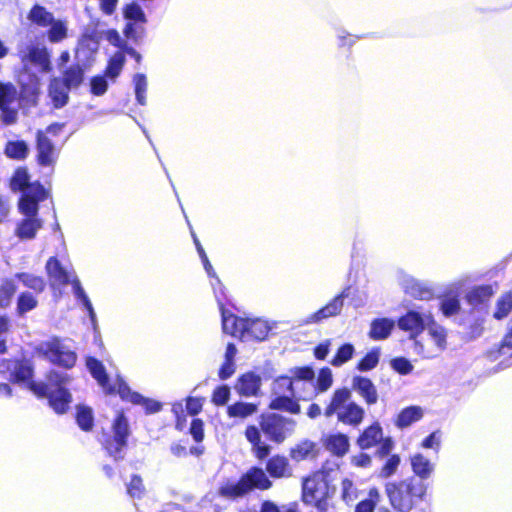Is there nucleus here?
Returning a JSON list of instances; mask_svg holds the SVG:
<instances>
[{
	"label": "nucleus",
	"instance_id": "nucleus-1",
	"mask_svg": "<svg viewBox=\"0 0 512 512\" xmlns=\"http://www.w3.org/2000/svg\"><path fill=\"white\" fill-rule=\"evenodd\" d=\"M18 55L23 65V72L19 75L21 86L20 95L28 102H34L40 89L38 76L31 72L34 68L39 73L51 71L50 54L43 45L32 40L23 41L17 47Z\"/></svg>",
	"mask_w": 512,
	"mask_h": 512
},
{
	"label": "nucleus",
	"instance_id": "nucleus-2",
	"mask_svg": "<svg viewBox=\"0 0 512 512\" xmlns=\"http://www.w3.org/2000/svg\"><path fill=\"white\" fill-rule=\"evenodd\" d=\"M69 383L67 373L52 370L47 375V383L30 381L29 388L36 396L47 398L55 413L64 414L72 401L70 392L65 388Z\"/></svg>",
	"mask_w": 512,
	"mask_h": 512
},
{
	"label": "nucleus",
	"instance_id": "nucleus-3",
	"mask_svg": "<svg viewBox=\"0 0 512 512\" xmlns=\"http://www.w3.org/2000/svg\"><path fill=\"white\" fill-rule=\"evenodd\" d=\"M351 391L348 388H340L334 391L330 403L324 410V415L329 418L337 415L339 422L357 427L365 415L364 409L355 402H349Z\"/></svg>",
	"mask_w": 512,
	"mask_h": 512
},
{
	"label": "nucleus",
	"instance_id": "nucleus-4",
	"mask_svg": "<svg viewBox=\"0 0 512 512\" xmlns=\"http://www.w3.org/2000/svg\"><path fill=\"white\" fill-rule=\"evenodd\" d=\"M391 505L400 512L412 510L418 500L425 493L423 484L413 479L404 480L398 484L388 483L386 485Z\"/></svg>",
	"mask_w": 512,
	"mask_h": 512
},
{
	"label": "nucleus",
	"instance_id": "nucleus-5",
	"mask_svg": "<svg viewBox=\"0 0 512 512\" xmlns=\"http://www.w3.org/2000/svg\"><path fill=\"white\" fill-rule=\"evenodd\" d=\"M296 387L295 378L292 377L290 372L289 375L277 377L272 382L269 408L299 414L300 405L295 400Z\"/></svg>",
	"mask_w": 512,
	"mask_h": 512
},
{
	"label": "nucleus",
	"instance_id": "nucleus-6",
	"mask_svg": "<svg viewBox=\"0 0 512 512\" xmlns=\"http://www.w3.org/2000/svg\"><path fill=\"white\" fill-rule=\"evenodd\" d=\"M70 342L66 339L53 337L41 342L37 350L51 363L69 369L75 365L77 360V354Z\"/></svg>",
	"mask_w": 512,
	"mask_h": 512
},
{
	"label": "nucleus",
	"instance_id": "nucleus-7",
	"mask_svg": "<svg viewBox=\"0 0 512 512\" xmlns=\"http://www.w3.org/2000/svg\"><path fill=\"white\" fill-rule=\"evenodd\" d=\"M112 431L113 436L107 437L103 441V446L114 460H122L125 456L127 438L130 434L129 423L123 413H119L113 421Z\"/></svg>",
	"mask_w": 512,
	"mask_h": 512
},
{
	"label": "nucleus",
	"instance_id": "nucleus-8",
	"mask_svg": "<svg viewBox=\"0 0 512 512\" xmlns=\"http://www.w3.org/2000/svg\"><path fill=\"white\" fill-rule=\"evenodd\" d=\"M296 422L279 414H269L260 422L261 431L272 442L282 443L295 430Z\"/></svg>",
	"mask_w": 512,
	"mask_h": 512
},
{
	"label": "nucleus",
	"instance_id": "nucleus-9",
	"mask_svg": "<svg viewBox=\"0 0 512 512\" xmlns=\"http://www.w3.org/2000/svg\"><path fill=\"white\" fill-rule=\"evenodd\" d=\"M302 499L306 504L314 505L318 510H325V499L328 496V484L323 474L317 473L304 480Z\"/></svg>",
	"mask_w": 512,
	"mask_h": 512
},
{
	"label": "nucleus",
	"instance_id": "nucleus-10",
	"mask_svg": "<svg viewBox=\"0 0 512 512\" xmlns=\"http://www.w3.org/2000/svg\"><path fill=\"white\" fill-rule=\"evenodd\" d=\"M292 377L295 378L296 394L295 400H310L317 395L315 388V373L310 367H294L289 370Z\"/></svg>",
	"mask_w": 512,
	"mask_h": 512
},
{
	"label": "nucleus",
	"instance_id": "nucleus-11",
	"mask_svg": "<svg viewBox=\"0 0 512 512\" xmlns=\"http://www.w3.org/2000/svg\"><path fill=\"white\" fill-rule=\"evenodd\" d=\"M18 92L11 83L0 82V110L6 125L14 124L18 117Z\"/></svg>",
	"mask_w": 512,
	"mask_h": 512
},
{
	"label": "nucleus",
	"instance_id": "nucleus-12",
	"mask_svg": "<svg viewBox=\"0 0 512 512\" xmlns=\"http://www.w3.org/2000/svg\"><path fill=\"white\" fill-rule=\"evenodd\" d=\"M117 393L123 400H127L133 404L142 405L147 413H156L161 409V404L159 402L145 398L141 394L131 391L128 384L120 377H117Z\"/></svg>",
	"mask_w": 512,
	"mask_h": 512
},
{
	"label": "nucleus",
	"instance_id": "nucleus-13",
	"mask_svg": "<svg viewBox=\"0 0 512 512\" xmlns=\"http://www.w3.org/2000/svg\"><path fill=\"white\" fill-rule=\"evenodd\" d=\"M431 322L430 313H419L417 311H408L404 316L400 317L397 324L398 327L406 332L410 333L412 338L420 334L426 325Z\"/></svg>",
	"mask_w": 512,
	"mask_h": 512
},
{
	"label": "nucleus",
	"instance_id": "nucleus-14",
	"mask_svg": "<svg viewBox=\"0 0 512 512\" xmlns=\"http://www.w3.org/2000/svg\"><path fill=\"white\" fill-rule=\"evenodd\" d=\"M37 160L41 166H52L58 158V151L48 136L38 131L36 136Z\"/></svg>",
	"mask_w": 512,
	"mask_h": 512
},
{
	"label": "nucleus",
	"instance_id": "nucleus-15",
	"mask_svg": "<svg viewBox=\"0 0 512 512\" xmlns=\"http://www.w3.org/2000/svg\"><path fill=\"white\" fill-rule=\"evenodd\" d=\"M243 322L245 325H243L242 332H240V339L242 341H262L270 331L268 323L262 319L243 318Z\"/></svg>",
	"mask_w": 512,
	"mask_h": 512
},
{
	"label": "nucleus",
	"instance_id": "nucleus-16",
	"mask_svg": "<svg viewBox=\"0 0 512 512\" xmlns=\"http://www.w3.org/2000/svg\"><path fill=\"white\" fill-rule=\"evenodd\" d=\"M347 297L346 291L334 297L326 306L318 311L310 314L306 320V324L319 323L327 318L337 316L343 308L344 298Z\"/></svg>",
	"mask_w": 512,
	"mask_h": 512
},
{
	"label": "nucleus",
	"instance_id": "nucleus-17",
	"mask_svg": "<svg viewBox=\"0 0 512 512\" xmlns=\"http://www.w3.org/2000/svg\"><path fill=\"white\" fill-rule=\"evenodd\" d=\"M51 285H67L71 282L72 274L56 257H50L45 266Z\"/></svg>",
	"mask_w": 512,
	"mask_h": 512
},
{
	"label": "nucleus",
	"instance_id": "nucleus-18",
	"mask_svg": "<svg viewBox=\"0 0 512 512\" xmlns=\"http://www.w3.org/2000/svg\"><path fill=\"white\" fill-rule=\"evenodd\" d=\"M86 366L93 376L99 383V385L107 392V393H115L117 392V380L114 385H110L108 376L105 371V367L103 364L94 357H88L86 359Z\"/></svg>",
	"mask_w": 512,
	"mask_h": 512
},
{
	"label": "nucleus",
	"instance_id": "nucleus-19",
	"mask_svg": "<svg viewBox=\"0 0 512 512\" xmlns=\"http://www.w3.org/2000/svg\"><path fill=\"white\" fill-rule=\"evenodd\" d=\"M399 283L404 292L414 298L424 300L429 299L432 296L431 290L425 287L412 276L406 274L401 275L399 278Z\"/></svg>",
	"mask_w": 512,
	"mask_h": 512
},
{
	"label": "nucleus",
	"instance_id": "nucleus-20",
	"mask_svg": "<svg viewBox=\"0 0 512 512\" xmlns=\"http://www.w3.org/2000/svg\"><path fill=\"white\" fill-rule=\"evenodd\" d=\"M352 387L368 405H373L378 401L376 387L370 379L356 376L352 380Z\"/></svg>",
	"mask_w": 512,
	"mask_h": 512
},
{
	"label": "nucleus",
	"instance_id": "nucleus-21",
	"mask_svg": "<svg viewBox=\"0 0 512 512\" xmlns=\"http://www.w3.org/2000/svg\"><path fill=\"white\" fill-rule=\"evenodd\" d=\"M324 447L336 456H344L349 450V439L345 434H328L323 438Z\"/></svg>",
	"mask_w": 512,
	"mask_h": 512
},
{
	"label": "nucleus",
	"instance_id": "nucleus-22",
	"mask_svg": "<svg viewBox=\"0 0 512 512\" xmlns=\"http://www.w3.org/2000/svg\"><path fill=\"white\" fill-rule=\"evenodd\" d=\"M395 326V322L389 318L374 319L370 324L369 337L373 340L388 338Z\"/></svg>",
	"mask_w": 512,
	"mask_h": 512
},
{
	"label": "nucleus",
	"instance_id": "nucleus-23",
	"mask_svg": "<svg viewBox=\"0 0 512 512\" xmlns=\"http://www.w3.org/2000/svg\"><path fill=\"white\" fill-rule=\"evenodd\" d=\"M261 387V377L250 372L241 376L237 385V390L244 396H255Z\"/></svg>",
	"mask_w": 512,
	"mask_h": 512
},
{
	"label": "nucleus",
	"instance_id": "nucleus-24",
	"mask_svg": "<svg viewBox=\"0 0 512 512\" xmlns=\"http://www.w3.org/2000/svg\"><path fill=\"white\" fill-rule=\"evenodd\" d=\"M266 470L274 478L289 477L292 471L288 459L284 456H274L266 464Z\"/></svg>",
	"mask_w": 512,
	"mask_h": 512
},
{
	"label": "nucleus",
	"instance_id": "nucleus-25",
	"mask_svg": "<svg viewBox=\"0 0 512 512\" xmlns=\"http://www.w3.org/2000/svg\"><path fill=\"white\" fill-rule=\"evenodd\" d=\"M242 478L243 483L249 486V491L253 488L268 489L271 486V481L261 468L250 469Z\"/></svg>",
	"mask_w": 512,
	"mask_h": 512
},
{
	"label": "nucleus",
	"instance_id": "nucleus-26",
	"mask_svg": "<svg viewBox=\"0 0 512 512\" xmlns=\"http://www.w3.org/2000/svg\"><path fill=\"white\" fill-rule=\"evenodd\" d=\"M69 90L70 89L65 83H63L62 79L54 78L51 80L49 85V96L56 108H61L67 103Z\"/></svg>",
	"mask_w": 512,
	"mask_h": 512
},
{
	"label": "nucleus",
	"instance_id": "nucleus-27",
	"mask_svg": "<svg viewBox=\"0 0 512 512\" xmlns=\"http://www.w3.org/2000/svg\"><path fill=\"white\" fill-rule=\"evenodd\" d=\"M382 437L381 426L378 423H374L363 431L357 440V444L361 449H369L378 444Z\"/></svg>",
	"mask_w": 512,
	"mask_h": 512
},
{
	"label": "nucleus",
	"instance_id": "nucleus-28",
	"mask_svg": "<svg viewBox=\"0 0 512 512\" xmlns=\"http://www.w3.org/2000/svg\"><path fill=\"white\" fill-rule=\"evenodd\" d=\"M221 314H222V328L224 333L230 334L234 337L240 339V332L243 329V318L237 317L233 314H228L227 311L223 308V305L220 304Z\"/></svg>",
	"mask_w": 512,
	"mask_h": 512
},
{
	"label": "nucleus",
	"instance_id": "nucleus-29",
	"mask_svg": "<svg viewBox=\"0 0 512 512\" xmlns=\"http://www.w3.org/2000/svg\"><path fill=\"white\" fill-rule=\"evenodd\" d=\"M70 283L72 285V290H73V294H74L75 298L83 304V306L85 307V309L88 312V315H89L92 325L95 327L96 326V313L94 311V308L92 306V303H91L89 297L87 296L86 292L84 291L83 287L81 286L79 279L76 276H74Z\"/></svg>",
	"mask_w": 512,
	"mask_h": 512
},
{
	"label": "nucleus",
	"instance_id": "nucleus-30",
	"mask_svg": "<svg viewBox=\"0 0 512 512\" xmlns=\"http://www.w3.org/2000/svg\"><path fill=\"white\" fill-rule=\"evenodd\" d=\"M27 18L33 24L43 28L49 27L54 20L53 14L39 4H36L31 8Z\"/></svg>",
	"mask_w": 512,
	"mask_h": 512
},
{
	"label": "nucleus",
	"instance_id": "nucleus-31",
	"mask_svg": "<svg viewBox=\"0 0 512 512\" xmlns=\"http://www.w3.org/2000/svg\"><path fill=\"white\" fill-rule=\"evenodd\" d=\"M41 227V220L28 217L18 225L16 234L21 239H33Z\"/></svg>",
	"mask_w": 512,
	"mask_h": 512
},
{
	"label": "nucleus",
	"instance_id": "nucleus-32",
	"mask_svg": "<svg viewBox=\"0 0 512 512\" xmlns=\"http://www.w3.org/2000/svg\"><path fill=\"white\" fill-rule=\"evenodd\" d=\"M423 416V411L418 406H410L403 409L396 420V425L399 428H406L412 423L420 420Z\"/></svg>",
	"mask_w": 512,
	"mask_h": 512
},
{
	"label": "nucleus",
	"instance_id": "nucleus-33",
	"mask_svg": "<svg viewBox=\"0 0 512 512\" xmlns=\"http://www.w3.org/2000/svg\"><path fill=\"white\" fill-rule=\"evenodd\" d=\"M17 278L21 283L28 289L33 290L35 293H42L45 290L46 282L41 276H37L31 273H16Z\"/></svg>",
	"mask_w": 512,
	"mask_h": 512
},
{
	"label": "nucleus",
	"instance_id": "nucleus-34",
	"mask_svg": "<svg viewBox=\"0 0 512 512\" xmlns=\"http://www.w3.org/2000/svg\"><path fill=\"white\" fill-rule=\"evenodd\" d=\"M258 410L256 404L246 403V402H236L227 408V414L231 418H241L245 419L253 414H255Z\"/></svg>",
	"mask_w": 512,
	"mask_h": 512
},
{
	"label": "nucleus",
	"instance_id": "nucleus-35",
	"mask_svg": "<svg viewBox=\"0 0 512 512\" xmlns=\"http://www.w3.org/2000/svg\"><path fill=\"white\" fill-rule=\"evenodd\" d=\"M493 294L492 287L489 285L478 286L470 290L466 299L471 306H478L486 302Z\"/></svg>",
	"mask_w": 512,
	"mask_h": 512
},
{
	"label": "nucleus",
	"instance_id": "nucleus-36",
	"mask_svg": "<svg viewBox=\"0 0 512 512\" xmlns=\"http://www.w3.org/2000/svg\"><path fill=\"white\" fill-rule=\"evenodd\" d=\"M413 471L422 479L428 478L433 472V464L422 454H416L411 458Z\"/></svg>",
	"mask_w": 512,
	"mask_h": 512
},
{
	"label": "nucleus",
	"instance_id": "nucleus-37",
	"mask_svg": "<svg viewBox=\"0 0 512 512\" xmlns=\"http://www.w3.org/2000/svg\"><path fill=\"white\" fill-rule=\"evenodd\" d=\"M37 305L38 300L33 293L24 291L17 298L16 313L20 317L24 316L26 313L34 310Z\"/></svg>",
	"mask_w": 512,
	"mask_h": 512
},
{
	"label": "nucleus",
	"instance_id": "nucleus-38",
	"mask_svg": "<svg viewBox=\"0 0 512 512\" xmlns=\"http://www.w3.org/2000/svg\"><path fill=\"white\" fill-rule=\"evenodd\" d=\"M426 328L428 330V334L436 344L437 348L442 351L446 348V337L447 333L446 330L437 324L433 318L431 317V322L426 325Z\"/></svg>",
	"mask_w": 512,
	"mask_h": 512
},
{
	"label": "nucleus",
	"instance_id": "nucleus-39",
	"mask_svg": "<svg viewBox=\"0 0 512 512\" xmlns=\"http://www.w3.org/2000/svg\"><path fill=\"white\" fill-rule=\"evenodd\" d=\"M29 148L25 141H9L5 147V154L7 157L22 160L28 155Z\"/></svg>",
	"mask_w": 512,
	"mask_h": 512
},
{
	"label": "nucleus",
	"instance_id": "nucleus-40",
	"mask_svg": "<svg viewBox=\"0 0 512 512\" xmlns=\"http://www.w3.org/2000/svg\"><path fill=\"white\" fill-rule=\"evenodd\" d=\"M249 492V486L243 483V478H241L237 483H229L222 486L219 490V493L228 498H236L240 497Z\"/></svg>",
	"mask_w": 512,
	"mask_h": 512
},
{
	"label": "nucleus",
	"instance_id": "nucleus-41",
	"mask_svg": "<svg viewBox=\"0 0 512 512\" xmlns=\"http://www.w3.org/2000/svg\"><path fill=\"white\" fill-rule=\"evenodd\" d=\"M354 353V346L350 343H345L338 348L336 355L330 361V363L334 367H341L343 364L347 363L349 360L352 359Z\"/></svg>",
	"mask_w": 512,
	"mask_h": 512
},
{
	"label": "nucleus",
	"instance_id": "nucleus-42",
	"mask_svg": "<svg viewBox=\"0 0 512 512\" xmlns=\"http://www.w3.org/2000/svg\"><path fill=\"white\" fill-rule=\"evenodd\" d=\"M125 63V55L122 52H116L109 60L105 75L111 79H115L121 73Z\"/></svg>",
	"mask_w": 512,
	"mask_h": 512
},
{
	"label": "nucleus",
	"instance_id": "nucleus-43",
	"mask_svg": "<svg viewBox=\"0 0 512 512\" xmlns=\"http://www.w3.org/2000/svg\"><path fill=\"white\" fill-rule=\"evenodd\" d=\"M16 289L17 287L12 279L2 281L0 284V307L6 308L10 305Z\"/></svg>",
	"mask_w": 512,
	"mask_h": 512
},
{
	"label": "nucleus",
	"instance_id": "nucleus-44",
	"mask_svg": "<svg viewBox=\"0 0 512 512\" xmlns=\"http://www.w3.org/2000/svg\"><path fill=\"white\" fill-rule=\"evenodd\" d=\"M133 83L135 86L136 100L140 105H146V92L148 87L147 78L142 73H137L133 77Z\"/></svg>",
	"mask_w": 512,
	"mask_h": 512
},
{
	"label": "nucleus",
	"instance_id": "nucleus-45",
	"mask_svg": "<svg viewBox=\"0 0 512 512\" xmlns=\"http://www.w3.org/2000/svg\"><path fill=\"white\" fill-rule=\"evenodd\" d=\"M124 18L129 21H134L135 23H145L146 22V16L141 8V6L136 3L132 2L130 4H127L124 7L123 10Z\"/></svg>",
	"mask_w": 512,
	"mask_h": 512
},
{
	"label": "nucleus",
	"instance_id": "nucleus-46",
	"mask_svg": "<svg viewBox=\"0 0 512 512\" xmlns=\"http://www.w3.org/2000/svg\"><path fill=\"white\" fill-rule=\"evenodd\" d=\"M76 421L82 430L90 431L94 422L92 410L85 406H78Z\"/></svg>",
	"mask_w": 512,
	"mask_h": 512
},
{
	"label": "nucleus",
	"instance_id": "nucleus-47",
	"mask_svg": "<svg viewBox=\"0 0 512 512\" xmlns=\"http://www.w3.org/2000/svg\"><path fill=\"white\" fill-rule=\"evenodd\" d=\"M512 309V293L503 294L496 303L494 318L501 320L505 318Z\"/></svg>",
	"mask_w": 512,
	"mask_h": 512
},
{
	"label": "nucleus",
	"instance_id": "nucleus-48",
	"mask_svg": "<svg viewBox=\"0 0 512 512\" xmlns=\"http://www.w3.org/2000/svg\"><path fill=\"white\" fill-rule=\"evenodd\" d=\"M63 83L69 89L77 88L83 81V70L80 66L70 67L64 74Z\"/></svg>",
	"mask_w": 512,
	"mask_h": 512
},
{
	"label": "nucleus",
	"instance_id": "nucleus-49",
	"mask_svg": "<svg viewBox=\"0 0 512 512\" xmlns=\"http://www.w3.org/2000/svg\"><path fill=\"white\" fill-rule=\"evenodd\" d=\"M67 37V26L61 20H53L48 31V39L52 43L62 41Z\"/></svg>",
	"mask_w": 512,
	"mask_h": 512
},
{
	"label": "nucleus",
	"instance_id": "nucleus-50",
	"mask_svg": "<svg viewBox=\"0 0 512 512\" xmlns=\"http://www.w3.org/2000/svg\"><path fill=\"white\" fill-rule=\"evenodd\" d=\"M29 185V174L26 168L20 167L18 168L12 179H11V188L14 191H24Z\"/></svg>",
	"mask_w": 512,
	"mask_h": 512
},
{
	"label": "nucleus",
	"instance_id": "nucleus-51",
	"mask_svg": "<svg viewBox=\"0 0 512 512\" xmlns=\"http://www.w3.org/2000/svg\"><path fill=\"white\" fill-rule=\"evenodd\" d=\"M33 374L31 365L28 362H13V377L18 382L30 380Z\"/></svg>",
	"mask_w": 512,
	"mask_h": 512
},
{
	"label": "nucleus",
	"instance_id": "nucleus-52",
	"mask_svg": "<svg viewBox=\"0 0 512 512\" xmlns=\"http://www.w3.org/2000/svg\"><path fill=\"white\" fill-rule=\"evenodd\" d=\"M314 450V443L311 441H304L291 449L290 456L296 461H302L309 457Z\"/></svg>",
	"mask_w": 512,
	"mask_h": 512
},
{
	"label": "nucleus",
	"instance_id": "nucleus-53",
	"mask_svg": "<svg viewBox=\"0 0 512 512\" xmlns=\"http://www.w3.org/2000/svg\"><path fill=\"white\" fill-rule=\"evenodd\" d=\"M333 383V375L330 368L325 367L322 368L318 374L315 388H317V393L327 391Z\"/></svg>",
	"mask_w": 512,
	"mask_h": 512
},
{
	"label": "nucleus",
	"instance_id": "nucleus-54",
	"mask_svg": "<svg viewBox=\"0 0 512 512\" xmlns=\"http://www.w3.org/2000/svg\"><path fill=\"white\" fill-rule=\"evenodd\" d=\"M19 209L27 217L35 218L38 212V202L23 194L19 201Z\"/></svg>",
	"mask_w": 512,
	"mask_h": 512
},
{
	"label": "nucleus",
	"instance_id": "nucleus-55",
	"mask_svg": "<svg viewBox=\"0 0 512 512\" xmlns=\"http://www.w3.org/2000/svg\"><path fill=\"white\" fill-rule=\"evenodd\" d=\"M380 352L377 349H374L367 353L363 359L358 363V370L360 371H369L375 368L379 362Z\"/></svg>",
	"mask_w": 512,
	"mask_h": 512
},
{
	"label": "nucleus",
	"instance_id": "nucleus-56",
	"mask_svg": "<svg viewBox=\"0 0 512 512\" xmlns=\"http://www.w3.org/2000/svg\"><path fill=\"white\" fill-rule=\"evenodd\" d=\"M440 309L446 317L457 314L460 310V302L456 297H446L441 301Z\"/></svg>",
	"mask_w": 512,
	"mask_h": 512
},
{
	"label": "nucleus",
	"instance_id": "nucleus-57",
	"mask_svg": "<svg viewBox=\"0 0 512 512\" xmlns=\"http://www.w3.org/2000/svg\"><path fill=\"white\" fill-rule=\"evenodd\" d=\"M23 194L40 202L47 198V191L40 183L29 184L23 191Z\"/></svg>",
	"mask_w": 512,
	"mask_h": 512
},
{
	"label": "nucleus",
	"instance_id": "nucleus-58",
	"mask_svg": "<svg viewBox=\"0 0 512 512\" xmlns=\"http://www.w3.org/2000/svg\"><path fill=\"white\" fill-rule=\"evenodd\" d=\"M128 494L133 498H140L144 492L142 478L138 475H133L130 483L127 486Z\"/></svg>",
	"mask_w": 512,
	"mask_h": 512
},
{
	"label": "nucleus",
	"instance_id": "nucleus-59",
	"mask_svg": "<svg viewBox=\"0 0 512 512\" xmlns=\"http://www.w3.org/2000/svg\"><path fill=\"white\" fill-rule=\"evenodd\" d=\"M342 499L347 504H350L357 498L356 489L354 488L353 482L345 478L341 483Z\"/></svg>",
	"mask_w": 512,
	"mask_h": 512
},
{
	"label": "nucleus",
	"instance_id": "nucleus-60",
	"mask_svg": "<svg viewBox=\"0 0 512 512\" xmlns=\"http://www.w3.org/2000/svg\"><path fill=\"white\" fill-rule=\"evenodd\" d=\"M230 397V389L228 386H220L216 388L212 395V401L216 405H224Z\"/></svg>",
	"mask_w": 512,
	"mask_h": 512
},
{
	"label": "nucleus",
	"instance_id": "nucleus-61",
	"mask_svg": "<svg viewBox=\"0 0 512 512\" xmlns=\"http://www.w3.org/2000/svg\"><path fill=\"white\" fill-rule=\"evenodd\" d=\"M391 367L402 375H407L413 370L412 364L406 358H395L391 361Z\"/></svg>",
	"mask_w": 512,
	"mask_h": 512
},
{
	"label": "nucleus",
	"instance_id": "nucleus-62",
	"mask_svg": "<svg viewBox=\"0 0 512 512\" xmlns=\"http://www.w3.org/2000/svg\"><path fill=\"white\" fill-rule=\"evenodd\" d=\"M108 88V83L104 76H95L91 79V92L100 96L103 95Z\"/></svg>",
	"mask_w": 512,
	"mask_h": 512
},
{
	"label": "nucleus",
	"instance_id": "nucleus-63",
	"mask_svg": "<svg viewBox=\"0 0 512 512\" xmlns=\"http://www.w3.org/2000/svg\"><path fill=\"white\" fill-rule=\"evenodd\" d=\"M399 463H400V458L398 455H392L385 463V465L383 466L382 470H381V476L382 477H390L391 475H393L398 466H399Z\"/></svg>",
	"mask_w": 512,
	"mask_h": 512
},
{
	"label": "nucleus",
	"instance_id": "nucleus-64",
	"mask_svg": "<svg viewBox=\"0 0 512 512\" xmlns=\"http://www.w3.org/2000/svg\"><path fill=\"white\" fill-rule=\"evenodd\" d=\"M190 433L196 442H201L204 438L203 422L200 419H193L190 426Z\"/></svg>",
	"mask_w": 512,
	"mask_h": 512
}]
</instances>
